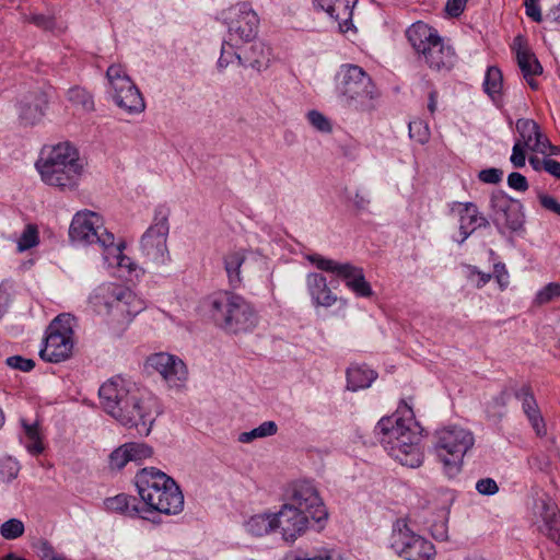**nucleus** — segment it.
I'll list each match as a JSON object with an SVG mask.
<instances>
[{"mask_svg": "<svg viewBox=\"0 0 560 560\" xmlns=\"http://www.w3.org/2000/svg\"><path fill=\"white\" fill-rule=\"evenodd\" d=\"M375 431L381 434L380 442L385 451L401 465L416 468L422 464L421 434L411 416L407 419L396 415L383 417Z\"/></svg>", "mask_w": 560, "mask_h": 560, "instance_id": "f257e3e1", "label": "nucleus"}, {"mask_svg": "<svg viewBox=\"0 0 560 560\" xmlns=\"http://www.w3.org/2000/svg\"><path fill=\"white\" fill-rule=\"evenodd\" d=\"M135 483L143 502L145 515L159 512L176 515L184 509V495L173 478L165 472L147 467L137 472Z\"/></svg>", "mask_w": 560, "mask_h": 560, "instance_id": "f03ea898", "label": "nucleus"}, {"mask_svg": "<svg viewBox=\"0 0 560 560\" xmlns=\"http://www.w3.org/2000/svg\"><path fill=\"white\" fill-rule=\"evenodd\" d=\"M37 171L45 184L60 189H73L83 173V164L74 145L60 142L40 149Z\"/></svg>", "mask_w": 560, "mask_h": 560, "instance_id": "7ed1b4c3", "label": "nucleus"}, {"mask_svg": "<svg viewBox=\"0 0 560 560\" xmlns=\"http://www.w3.org/2000/svg\"><path fill=\"white\" fill-rule=\"evenodd\" d=\"M407 38L432 71L448 73L457 62L454 47L439 32L423 22L413 23L406 32Z\"/></svg>", "mask_w": 560, "mask_h": 560, "instance_id": "20e7f679", "label": "nucleus"}, {"mask_svg": "<svg viewBox=\"0 0 560 560\" xmlns=\"http://www.w3.org/2000/svg\"><path fill=\"white\" fill-rule=\"evenodd\" d=\"M90 303L97 314L119 327L128 325L143 308V302L127 287L103 283L90 296Z\"/></svg>", "mask_w": 560, "mask_h": 560, "instance_id": "39448f33", "label": "nucleus"}, {"mask_svg": "<svg viewBox=\"0 0 560 560\" xmlns=\"http://www.w3.org/2000/svg\"><path fill=\"white\" fill-rule=\"evenodd\" d=\"M339 103L354 112H371L380 93L371 77L359 66L342 65L336 75Z\"/></svg>", "mask_w": 560, "mask_h": 560, "instance_id": "423d86ee", "label": "nucleus"}, {"mask_svg": "<svg viewBox=\"0 0 560 560\" xmlns=\"http://www.w3.org/2000/svg\"><path fill=\"white\" fill-rule=\"evenodd\" d=\"M208 312L217 326L231 334L249 331L258 322L252 305L243 296L229 291L211 295Z\"/></svg>", "mask_w": 560, "mask_h": 560, "instance_id": "0eeeda50", "label": "nucleus"}, {"mask_svg": "<svg viewBox=\"0 0 560 560\" xmlns=\"http://www.w3.org/2000/svg\"><path fill=\"white\" fill-rule=\"evenodd\" d=\"M474 434L462 427L451 425L435 431L434 452L450 477L460 471L465 454L474 446Z\"/></svg>", "mask_w": 560, "mask_h": 560, "instance_id": "6e6552de", "label": "nucleus"}, {"mask_svg": "<svg viewBox=\"0 0 560 560\" xmlns=\"http://www.w3.org/2000/svg\"><path fill=\"white\" fill-rule=\"evenodd\" d=\"M170 213L167 207L158 206L154 210L153 222L140 241L141 253L155 266L165 265L171 260L166 244L170 232Z\"/></svg>", "mask_w": 560, "mask_h": 560, "instance_id": "1a4fd4ad", "label": "nucleus"}, {"mask_svg": "<svg viewBox=\"0 0 560 560\" xmlns=\"http://www.w3.org/2000/svg\"><path fill=\"white\" fill-rule=\"evenodd\" d=\"M390 548L405 560H434V545L415 533L406 520H397L393 524L389 538Z\"/></svg>", "mask_w": 560, "mask_h": 560, "instance_id": "9d476101", "label": "nucleus"}, {"mask_svg": "<svg viewBox=\"0 0 560 560\" xmlns=\"http://www.w3.org/2000/svg\"><path fill=\"white\" fill-rule=\"evenodd\" d=\"M121 408L115 420L128 429H135L141 436H148L160 415L155 398L144 396L138 389Z\"/></svg>", "mask_w": 560, "mask_h": 560, "instance_id": "9b49d317", "label": "nucleus"}, {"mask_svg": "<svg viewBox=\"0 0 560 560\" xmlns=\"http://www.w3.org/2000/svg\"><path fill=\"white\" fill-rule=\"evenodd\" d=\"M73 318L70 315L57 316L47 327L44 343L39 350L43 360L60 362L67 359L73 348Z\"/></svg>", "mask_w": 560, "mask_h": 560, "instance_id": "f8f14e48", "label": "nucleus"}, {"mask_svg": "<svg viewBox=\"0 0 560 560\" xmlns=\"http://www.w3.org/2000/svg\"><path fill=\"white\" fill-rule=\"evenodd\" d=\"M69 236L73 243L97 245L102 250L114 240V234L104 226L102 217L90 210L74 214L69 228Z\"/></svg>", "mask_w": 560, "mask_h": 560, "instance_id": "ddd939ff", "label": "nucleus"}, {"mask_svg": "<svg viewBox=\"0 0 560 560\" xmlns=\"http://www.w3.org/2000/svg\"><path fill=\"white\" fill-rule=\"evenodd\" d=\"M109 94L115 104L128 114H140L145 108L141 92L120 65H112L106 71Z\"/></svg>", "mask_w": 560, "mask_h": 560, "instance_id": "4468645a", "label": "nucleus"}, {"mask_svg": "<svg viewBox=\"0 0 560 560\" xmlns=\"http://www.w3.org/2000/svg\"><path fill=\"white\" fill-rule=\"evenodd\" d=\"M307 260L315 265L318 269L331 272L341 278L349 290L359 298H371L373 290L371 284L365 280L362 268L353 266L350 262H338L336 260L325 258L319 254H311L306 256Z\"/></svg>", "mask_w": 560, "mask_h": 560, "instance_id": "2eb2a0df", "label": "nucleus"}, {"mask_svg": "<svg viewBox=\"0 0 560 560\" xmlns=\"http://www.w3.org/2000/svg\"><path fill=\"white\" fill-rule=\"evenodd\" d=\"M489 206L492 223L499 233L503 234L505 230L517 232L523 228L525 215L521 201L511 198L503 190H495L490 196Z\"/></svg>", "mask_w": 560, "mask_h": 560, "instance_id": "dca6fc26", "label": "nucleus"}, {"mask_svg": "<svg viewBox=\"0 0 560 560\" xmlns=\"http://www.w3.org/2000/svg\"><path fill=\"white\" fill-rule=\"evenodd\" d=\"M230 40L249 42L255 38L259 20L248 2H240L222 12Z\"/></svg>", "mask_w": 560, "mask_h": 560, "instance_id": "f3484780", "label": "nucleus"}, {"mask_svg": "<svg viewBox=\"0 0 560 560\" xmlns=\"http://www.w3.org/2000/svg\"><path fill=\"white\" fill-rule=\"evenodd\" d=\"M302 510L305 515L312 516L315 522L327 518V511L314 483L308 480H299L291 485L288 502Z\"/></svg>", "mask_w": 560, "mask_h": 560, "instance_id": "a211bd4d", "label": "nucleus"}, {"mask_svg": "<svg viewBox=\"0 0 560 560\" xmlns=\"http://www.w3.org/2000/svg\"><path fill=\"white\" fill-rule=\"evenodd\" d=\"M139 388L121 377H112L105 382L98 389L101 405L106 413L114 419L121 408L127 406L128 400Z\"/></svg>", "mask_w": 560, "mask_h": 560, "instance_id": "6ab92c4d", "label": "nucleus"}, {"mask_svg": "<svg viewBox=\"0 0 560 560\" xmlns=\"http://www.w3.org/2000/svg\"><path fill=\"white\" fill-rule=\"evenodd\" d=\"M147 364L156 371L171 387H179L187 380V368L177 357L159 352L151 354Z\"/></svg>", "mask_w": 560, "mask_h": 560, "instance_id": "aec40b11", "label": "nucleus"}, {"mask_svg": "<svg viewBox=\"0 0 560 560\" xmlns=\"http://www.w3.org/2000/svg\"><path fill=\"white\" fill-rule=\"evenodd\" d=\"M302 510L284 503L280 511L276 513L277 527L280 528L283 538L287 541H294L299 536L305 533L312 516L305 515Z\"/></svg>", "mask_w": 560, "mask_h": 560, "instance_id": "412c9836", "label": "nucleus"}, {"mask_svg": "<svg viewBox=\"0 0 560 560\" xmlns=\"http://www.w3.org/2000/svg\"><path fill=\"white\" fill-rule=\"evenodd\" d=\"M511 48L515 52L517 66L524 79L533 90H537L538 83L534 77L542 73V66L532 51L526 38L522 35L515 36Z\"/></svg>", "mask_w": 560, "mask_h": 560, "instance_id": "4be33fe9", "label": "nucleus"}, {"mask_svg": "<svg viewBox=\"0 0 560 560\" xmlns=\"http://www.w3.org/2000/svg\"><path fill=\"white\" fill-rule=\"evenodd\" d=\"M452 212H456L459 217L460 244L478 228H487L489 225V220L479 212L477 205L474 202H454Z\"/></svg>", "mask_w": 560, "mask_h": 560, "instance_id": "5701e85b", "label": "nucleus"}, {"mask_svg": "<svg viewBox=\"0 0 560 560\" xmlns=\"http://www.w3.org/2000/svg\"><path fill=\"white\" fill-rule=\"evenodd\" d=\"M306 287L315 306L330 307L336 303L337 295L331 292L326 277L322 273H308L306 276Z\"/></svg>", "mask_w": 560, "mask_h": 560, "instance_id": "b1692460", "label": "nucleus"}, {"mask_svg": "<svg viewBox=\"0 0 560 560\" xmlns=\"http://www.w3.org/2000/svg\"><path fill=\"white\" fill-rule=\"evenodd\" d=\"M516 398L522 401V408L530 422L536 434L541 436L546 434V427L537 401L528 385L522 386L515 394Z\"/></svg>", "mask_w": 560, "mask_h": 560, "instance_id": "393cba45", "label": "nucleus"}, {"mask_svg": "<svg viewBox=\"0 0 560 560\" xmlns=\"http://www.w3.org/2000/svg\"><path fill=\"white\" fill-rule=\"evenodd\" d=\"M271 58V48L261 40H256L247 48L242 49V66L259 72L270 66Z\"/></svg>", "mask_w": 560, "mask_h": 560, "instance_id": "a878e982", "label": "nucleus"}, {"mask_svg": "<svg viewBox=\"0 0 560 560\" xmlns=\"http://www.w3.org/2000/svg\"><path fill=\"white\" fill-rule=\"evenodd\" d=\"M106 510L112 512L121 513L129 517H141L143 520H150V516L145 515V510L142 504L138 502L135 497L120 493L113 498H107L104 501ZM152 522L156 523L155 520Z\"/></svg>", "mask_w": 560, "mask_h": 560, "instance_id": "bb28decb", "label": "nucleus"}, {"mask_svg": "<svg viewBox=\"0 0 560 560\" xmlns=\"http://www.w3.org/2000/svg\"><path fill=\"white\" fill-rule=\"evenodd\" d=\"M125 244L124 242H116L106 245L103 252L104 262L109 268H117L119 271H127L131 273L135 270V264L132 259L124 254Z\"/></svg>", "mask_w": 560, "mask_h": 560, "instance_id": "cd10ccee", "label": "nucleus"}, {"mask_svg": "<svg viewBox=\"0 0 560 560\" xmlns=\"http://www.w3.org/2000/svg\"><path fill=\"white\" fill-rule=\"evenodd\" d=\"M376 377L377 373L368 365H352L347 370V388L352 392L368 388Z\"/></svg>", "mask_w": 560, "mask_h": 560, "instance_id": "c85d7f7f", "label": "nucleus"}, {"mask_svg": "<svg viewBox=\"0 0 560 560\" xmlns=\"http://www.w3.org/2000/svg\"><path fill=\"white\" fill-rule=\"evenodd\" d=\"M245 260L246 255L242 249L229 252L223 258L229 283L234 289L238 288L242 283L241 267Z\"/></svg>", "mask_w": 560, "mask_h": 560, "instance_id": "c756f323", "label": "nucleus"}, {"mask_svg": "<svg viewBox=\"0 0 560 560\" xmlns=\"http://www.w3.org/2000/svg\"><path fill=\"white\" fill-rule=\"evenodd\" d=\"M246 530L254 536H265L277 529L276 513L253 515L245 523Z\"/></svg>", "mask_w": 560, "mask_h": 560, "instance_id": "7c9ffc66", "label": "nucleus"}, {"mask_svg": "<svg viewBox=\"0 0 560 560\" xmlns=\"http://www.w3.org/2000/svg\"><path fill=\"white\" fill-rule=\"evenodd\" d=\"M355 3L357 0H337L334 11L328 15L338 23V27L342 33L350 31L353 26L352 16Z\"/></svg>", "mask_w": 560, "mask_h": 560, "instance_id": "2f4dec72", "label": "nucleus"}, {"mask_svg": "<svg viewBox=\"0 0 560 560\" xmlns=\"http://www.w3.org/2000/svg\"><path fill=\"white\" fill-rule=\"evenodd\" d=\"M503 85L502 72L497 67H489L483 82L485 92L493 102L501 100V90Z\"/></svg>", "mask_w": 560, "mask_h": 560, "instance_id": "473e14b6", "label": "nucleus"}, {"mask_svg": "<svg viewBox=\"0 0 560 560\" xmlns=\"http://www.w3.org/2000/svg\"><path fill=\"white\" fill-rule=\"evenodd\" d=\"M278 432V424L275 421H265L259 424L257 428H254L250 431L242 432L238 435V442L241 443H250L256 439H264L268 436H272Z\"/></svg>", "mask_w": 560, "mask_h": 560, "instance_id": "72a5a7b5", "label": "nucleus"}, {"mask_svg": "<svg viewBox=\"0 0 560 560\" xmlns=\"http://www.w3.org/2000/svg\"><path fill=\"white\" fill-rule=\"evenodd\" d=\"M516 130L520 135L518 140L529 149L540 128L533 119L521 118L516 121Z\"/></svg>", "mask_w": 560, "mask_h": 560, "instance_id": "f704fd0d", "label": "nucleus"}, {"mask_svg": "<svg viewBox=\"0 0 560 560\" xmlns=\"http://www.w3.org/2000/svg\"><path fill=\"white\" fill-rule=\"evenodd\" d=\"M234 40L225 39L221 46V55L218 60V68L220 70L225 69L234 60H237L238 65L242 66V50L238 52L235 50Z\"/></svg>", "mask_w": 560, "mask_h": 560, "instance_id": "c9c22d12", "label": "nucleus"}, {"mask_svg": "<svg viewBox=\"0 0 560 560\" xmlns=\"http://www.w3.org/2000/svg\"><path fill=\"white\" fill-rule=\"evenodd\" d=\"M68 100L73 104L81 105L85 110H92L94 107V102L90 93L79 86L69 89Z\"/></svg>", "mask_w": 560, "mask_h": 560, "instance_id": "e433bc0d", "label": "nucleus"}, {"mask_svg": "<svg viewBox=\"0 0 560 560\" xmlns=\"http://www.w3.org/2000/svg\"><path fill=\"white\" fill-rule=\"evenodd\" d=\"M24 524L18 518H10L0 526V534L7 540H13L22 536Z\"/></svg>", "mask_w": 560, "mask_h": 560, "instance_id": "4c0bfd02", "label": "nucleus"}, {"mask_svg": "<svg viewBox=\"0 0 560 560\" xmlns=\"http://www.w3.org/2000/svg\"><path fill=\"white\" fill-rule=\"evenodd\" d=\"M544 533L555 542L560 539V514L551 512L545 515Z\"/></svg>", "mask_w": 560, "mask_h": 560, "instance_id": "58836bf2", "label": "nucleus"}, {"mask_svg": "<svg viewBox=\"0 0 560 560\" xmlns=\"http://www.w3.org/2000/svg\"><path fill=\"white\" fill-rule=\"evenodd\" d=\"M131 462H141L153 455V450L145 443L130 442L126 443Z\"/></svg>", "mask_w": 560, "mask_h": 560, "instance_id": "ea45409f", "label": "nucleus"}, {"mask_svg": "<svg viewBox=\"0 0 560 560\" xmlns=\"http://www.w3.org/2000/svg\"><path fill=\"white\" fill-rule=\"evenodd\" d=\"M20 422L23 429L20 440L31 454H35V423H30L24 418H21Z\"/></svg>", "mask_w": 560, "mask_h": 560, "instance_id": "a19ab883", "label": "nucleus"}, {"mask_svg": "<svg viewBox=\"0 0 560 560\" xmlns=\"http://www.w3.org/2000/svg\"><path fill=\"white\" fill-rule=\"evenodd\" d=\"M409 135L410 138L417 142L424 144L429 141L430 131L428 125L422 120H415L409 122Z\"/></svg>", "mask_w": 560, "mask_h": 560, "instance_id": "79ce46f5", "label": "nucleus"}, {"mask_svg": "<svg viewBox=\"0 0 560 560\" xmlns=\"http://www.w3.org/2000/svg\"><path fill=\"white\" fill-rule=\"evenodd\" d=\"M308 122L318 131L329 133L332 130L331 124L326 116L318 110H310L306 115Z\"/></svg>", "mask_w": 560, "mask_h": 560, "instance_id": "37998d69", "label": "nucleus"}, {"mask_svg": "<svg viewBox=\"0 0 560 560\" xmlns=\"http://www.w3.org/2000/svg\"><path fill=\"white\" fill-rule=\"evenodd\" d=\"M558 296H560V284L551 282L537 292L535 303L547 304Z\"/></svg>", "mask_w": 560, "mask_h": 560, "instance_id": "c03bdc74", "label": "nucleus"}, {"mask_svg": "<svg viewBox=\"0 0 560 560\" xmlns=\"http://www.w3.org/2000/svg\"><path fill=\"white\" fill-rule=\"evenodd\" d=\"M130 453H128V448L126 443L109 455V466L114 469H121L126 466V464L130 460Z\"/></svg>", "mask_w": 560, "mask_h": 560, "instance_id": "a18cd8bd", "label": "nucleus"}, {"mask_svg": "<svg viewBox=\"0 0 560 560\" xmlns=\"http://www.w3.org/2000/svg\"><path fill=\"white\" fill-rule=\"evenodd\" d=\"M285 560H342V558L337 553L323 551L316 555H310L307 552L290 555L285 557Z\"/></svg>", "mask_w": 560, "mask_h": 560, "instance_id": "49530a36", "label": "nucleus"}, {"mask_svg": "<svg viewBox=\"0 0 560 560\" xmlns=\"http://www.w3.org/2000/svg\"><path fill=\"white\" fill-rule=\"evenodd\" d=\"M35 246V224H27L24 233L18 241V252L23 253Z\"/></svg>", "mask_w": 560, "mask_h": 560, "instance_id": "de8ad7c7", "label": "nucleus"}, {"mask_svg": "<svg viewBox=\"0 0 560 560\" xmlns=\"http://www.w3.org/2000/svg\"><path fill=\"white\" fill-rule=\"evenodd\" d=\"M7 364L10 368L23 371V372H30L35 368V362L32 359H25L21 355H12L7 359Z\"/></svg>", "mask_w": 560, "mask_h": 560, "instance_id": "09e8293b", "label": "nucleus"}, {"mask_svg": "<svg viewBox=\"0 0 560 560\" xmlns=\"http://www.w3.org/2000/svg\"><path fill=\"white\" fill-rule=\"evenodd\" d=\"M527 147L523 145L521 140H516L513 149H512V155L510 158L511 163L514 167L521 168L525 166L526 162V155H525V149Z\"/></svg>", "mask_w": 560, "mask_h": 560, "instance_id": "8fccbe9b", "label": "nucleus"}, {"mask_svg": "<svg viewBox=\"0 0 560 560\" xmlns=\"http://www.w3.org/2000/svg\"><path fill=\"white\" fill-rule=\"evenodd\" d=\"M503 172L500 168H486L479 172L478 178L486 184H499L502 180Z\"/></svg>", "mask_w": 560, "mask_h": 560, "instance_id": "3c124183", "label": "nucleus"}, {"mask_svg": "<svg viewBox=\"0 0 560 560\" xmlns=\"http://www.w3.org/2000/svg\"><path fill=\"white\" fill-rule=\"evenodd\" d=\"M538 200L544 209L560 217V202H558L555 197L545 192H539Z\"/></svg>", "mask_w": 560, "mask_h": 560, "instance_id": "603ef678", "label": "nucleus"}, {"mask_svg": "<svg viewBox=\"0 0 560 560\" xmlns=\"http://www.w3.org/2000/svg\"><path fill=\"white\" fill-rule=\"evenodd\" d=\"M525 13L534 22L540 23L542 21L541 9L539 0H525L524 1Z\"/></svg>", "mask_w": 560, "mask_h": 560, "instance_id": "864d4df0", "label": "nucleus"}, {"mask_svg": "<svg viewBox=\"0 0 560 560\" xmlns=\"http://www.w3.org/2000/svg\"><path fill=\"white\" fill-rule=\"evenodd\" d=\"M476 490L480 494L492 495L499 491V487L492 478H483L477 481Z\"/></svg>", "mask_w": 560, "mask_h": 560, "instance_id": "5fc2aeb1", "label": "nucleus"}, {"mask_svg": "<svg viewBox=\"0 0 560 560\" xmlns=\"http://www.w3.org/2000/svg\"><path fill=\"white\" fill-rule=\"evenodd\" d=\"M508 185L517 191H526L528 189L526 177L517 172H513L508 176Z\"/></svg>", "mask_w": 560, "mask_h": 560, "instance_id": "6e6d98bb", "label": "nucleus"}, {"mask_svg": "<svg viewBox=\"0 0 560 560\" xmlns=\"http://www.w3.org/2000/svg\"><path fill=\"white\" fill-rule=\"evenodd\" d=\"M55 98H56L55 89L50 84L44 83L43 86H40V92L37 93V108L42 104L47 105L48 103L52 102Z\"/></svg>", "mask_w": 560, "mask_h": 560, "instance_id": "4d7b16f0", "label": "nucleus"}, {"mask_svg": "<svg viewBox=\"0 0 560 560\" xmlns=\"http://www.w3.org/2000/svg\"><path fill=\"white\" fill-rule=\"evenodd\" d=\"M37 556L40 560H66V558L56 552L47 541L40 542L39 553Z\"/></svg>", "mask_w": 560, "mask_h": 560, "instance_id": "13d9d810", "label": "nucleus"}, {"mask_svg": "<svg viewBox=\"0 0 560 560\" xmlns=\"http://www.w3.org/2000/svg\"><path fill=\"white\" fill-rule=\"evenodd\" d=\"M9 283L3 281L0 283V318L5 314L10 304Z\"/></svg>", "mask_w": 560, "mask_h": 560, "instance_id": "bf43d9fd", "label": "nucleus"}, {"mask_svg": "<svg viewBox=\"0 0 560 560\" xmlns=\"http://www.w3.org/2000/svg\"><path fill=\"white\" fill-rule=\"evenodd\" d=\"M549 139L542 135V132L539 130L538 135L534 139L532 145L529 147V150L537 151L539 153L545 154L548 147H550Z\"/></svg>", "mask_w": 560, "mask_h": 560, "instance_id": "052dcab7", "label": "nucleus"}, {"mask_svg": "<svg viewBox=\"0 0 560 560\" xmlns=\"http://www.w3.org/2000/svg\"><path fill=\"white\" fill-rule=\"evenodd\" d=\"M508 400H509V394L505 390H502L498 396L493 397V399L491 401V406L493 408L500 409L498 412L493 413V416H497L498 419L502 418V416H503L502 410L505 408Z\"/></svg>", "mask_w": 560, "mask_h": 560, "instance_id": "680f3d73", "label": "nucleus"}, {"mask_svg": "<svg viewBox=\"0 0 560 560\" xmlns=\"http://www.w3.org/2000/svg\"><path fill=\"white\" fill-rule=\"evenodd\" d=\"M465 9V0H447L445 10L451 16H458Z\"/></svg>", "mask_w": 560, "mask_h": 560, "instance_id": "e2e57ef3", "label": "nucleus"}, {"mask_svg": "<svg viewBox=\"0 0 560 560\" xmlns=\"http://www.w3.org/2000/svg\"><path fill=\"white\" fill-rule=\"evenodd\" d=\"M431 534L434 539L444 541L447 540L448 534H447V526L444 522L433 524L431 527Z\"/></svg>", "mask_w": 560, "mask_h": 560, "instance_id": "0e129e2a", "label": "nucleus"}, {"mask_svg": "<svg viewBox=\"0 0 560 560\" xmlns=\"http://www.w3.org/2000/svg\"><path fill=\"white\" fill-rule=\"evenodd\" d=\"M494 273H495V278H497L499 284L501 285V288L506 287L509 283V275L505 269V266L503 264H495L494 265Z\"/></svg>", "mask_w": 560, "mask_h": 560, "instance_id": "69168bd1", "label": "nucleus"}, {"mask_svg": "<svg viewBox=\"0 0 560 560\" xmlns=\"http://www.w3.org/2000/svg\"><path fill=\"white\" fill-rule=\"evenodd\" d=\"M371 200L368 195L362 194L361 191H357L353 197V205L359 211H364L368 209Z\"/></svg>", "mask_w": 560, "mask_h": 560, "instance_id": "338daca9", "label": "nucleus"}, {"mask_svg": "<svg viewBox=\"0 0 560 560\" xmlns=\"http://www.w3.org/2000/svg\"><path fill=\"white\" fill-rule=\"evenodd\" d=\"M545 171L560 179V162L552 159H545Z\"/></svg>", "mask_w": 560, "mask_h": 560, "instance_id": "774afa93", "label": "nucleus"}]
</instances>
